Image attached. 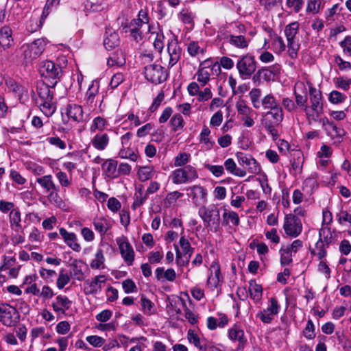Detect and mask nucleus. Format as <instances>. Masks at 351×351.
Here are the masks:
<instances>
[{"instance_id": "4be33fe9", "label": "nucleus", "mask_w": 351, "mask_h": 351, "mask_svg": "<svg viewBox=\"0 0 351 351\" xmlns=\"http://www.w3.org/2000/svg\"><path fill=\"white\" fill-rule=\"evenodd\" d=\"M16 309L7 304H0V321L7 326H10L13 324L12 315Z\"/></svg>"}, {"instance_id": "20e7f679", "label": "nucleus", "mask_w": 351, "mask_h": 351, "mask_svg": "<svg viewBox=\"0 0 351 351\" xmlns=\"http://www.w3.org/2000/svg\"><path fill=\"white\" fill-rule=\"evenodd\" d=\"M170 178L175 184L190 183L198 178V173L195 167L188 165L173 170Z\"/></svg>"}, {"instance_id": "1a4fd4ad", "label": "nucleus", "mask_w": 351, "mask_h": 351, "mask_svg": "<svg viewBox=\"0 0 351 351\" xmlns=\"http://www.w3.org/2000/svg\"><path fill=\"white\" fill-rule=\"evenodd\" d=\"M144 74L145 78L154 84H160L167 78L165 69L158 64H149L145 67Z\"/></svg>"}, {"instance_id": "de8ad7c7", "label": "nucleus", "mask_w": 351, "mask_h": 351, "mask_svg": "<svg viewBox=\"0 0 351 351\" xmlns=\"http://www.w3.org/2000/svg\"><path fill=\"white\" fill-rule=\"evenodd\" d=\"M12 31L9 27L5 26L0 30V45L4 49L10 46Z\"/></svg>"}, {"instance_id": "6ab92c4d", "label": "nucleus", "mask_w": 351, "mask_h": 351, "mask_svg": "<svg viewBox=\"0 0 351 351\" xmlns=\"http://www.w3.org/2000/svg\"><path fill=\"white\" fill-rule=\"evenodd\" d=\"M59 232L65 244L71 249L77 252L81 250V245L78 243L77 235L74 232H69L64 228H60Z\"/></svg>"}, {"instance_id": "f704fd0d", "label": "nucleus", "mask_w": 351, "mask_h": 351, "mask_svg": "<svg viewBox=\"0 0 351 351\" xmlns=\"http://www.w3.org/2000/svg\"><path fill=\"white\" fill-rule=\"evenodd\" d=\"M93 226L95 230L97 231L101 236H104L111 228L110 221L104 217H97L93 219Z\"/></svg>"}, {"instance_id": "0e129e2a", "label": "nucleus", "mask_w": 351, "mask_h": 351, "mask_svg": "<svg viewBox=\"0 0 351 351\" xmlns=\"http://www.w3.org/2000/svg\"><path fill=\"white\" fill-rule=\"evenodd\" d=\"M147 197V193L143 194L141 189H139L135 193L134 200L132 204V208L135 210L136 208L143 205L146 201Z\"/></svg>"}, {"instance_id": "5701e85b", "label": "nucleus", "mask_w": 351, "mask_h": 351, "mask_svg": "<svg viewBox=\"0 0 351 351\" xmlns=\"http://www.w3.org/2000/svg\"><path fill=\"white\" fill-rule=\"evenodd\" d=\"M322 123L328 134L333 138H341L346 134L343 128L337 127L332 122L329 121L326 117L322 119Z\"/></svg>"}, {"instance_id": "b1692460", "label": "nucleus", "mask_w": 351, "mask_h": 351, "mask_svg": "<svg viewBox=\"0 0 351 351\" xmlns=\"http://www.w3.org/2000/svg\"><path fill=\"white\" fill-rule=\"evenodd\" d=\"M145 27L143 25L142 21L138 19H133L131 21L128 26V32L134 40L139 42L143 39V30Z\"/></svg>"}, {"instance_id": "ddd939ff", "label": "nucleus", "mask_w": 351, "mask_h": 351, "mask_svg": "<svg viewBox=\"0 0 351 351\" xmlns=\"http://www.w3.org/2000/svg\"><path fill=\"white\" fill-rule=\"evenodd\" d=\"M236 157L240 165L247 167L250 173L257 174L261 171V166L251 155L243 152H237Z\"/></svg>"}, {"instance_id": "a211bd4d", "label": "nucleus", "mask_w": 351, "mask_h": 351, "mask_svg": "<svg viewBox=\"0 0 351 351\" xmlns=\"http://www.w3.org/2000/svg\"><path fill=\"white\" fill-rule=\"evenodd\" d=\"M222 280L219 265L214 261L209 268L207 285L212 289L217 288Z\"/></svg>"}, {"instance_id": "f257e3e1", "label": "nucleus", "mask_w": 351, "mask_h": 351, "mask_svg": "<svg viewBox=\"0 0 351 351\" xmlns=\"http://www.w3.org/2000/svg\"><path fill=\"white\" fill-rule=\"evenodd\" d=\"M51 84L40 82L37 85V94L38 98L36 99V103L42 112L47 117L53 114L56 107L53 104V94L51 91Z\"/></svg>"}, {"instance_id": "dca6fc26", "label": "nucleus", "mask_w": 351, "mask_h": 351, "mask_svg": "<svg viewBox=\"0 0 351 351\" xmlns=\"http://www.w3.org/2000/svg\"><path fill=\"white\" fill-rule=\"evenodd\" d=\"M72 305V302L64 295H58L52 301L51 306L58 315H64Z\"/></svg>"}, {"instance_id": "3c124183", "label": "nucleus", "mask_w": 351, "mask_h": 351, "mask_svg": "<svg viewBox=\"0 0 351 351\" xmlns=\"http://www.w3.org/2000/svg\"><path fill=\"white\" fill-rule=\"evenodd\" d=\"M230 45L239 49H245L248 46L249 40H246L243 36L231 35L229 38Z\"/></svg>"}, {"instance_id": "a19ab883", "label": "nucleus", "mask_w": 351, "mask_h": 351, "mask_svg": "<svg viewBox=\"0 0 351 351\" xmlns=\"http://www.w3.org/2000/svg\"><path fill=\"white\" fill-rule=\"evenodd\" d=\"M118 156L122 159H128L132 162H135L138 159L137 152L132 149L130 146L122 147L118 153Z\"/></svg>"}, {"instance_id": "603ef678", "label": "nucleus", "mask_w": 351, "mask_h": 351, "mask_svg": "<svg viewBox=\"0 0 351 351\" xmlns=\"http://www.w3.org/2000/svg\"><path fill=\"white\" fill-rule=\"evenodd\" d=\"M170 125L171 130L173 132L182 130L184 126V121L182 116L179 113L175 114L170 119Z\"/></svg>"}, {"instance_id": "393cba45", "label": "nucleus", "mask_w": 351, "mask_h": 351, "mask_svg": "<svg viewBox=\"0 0 351 351\" xmlns=\"http://www.w3.org/2000/svg\"><path fill=\"white\" fill-rule=\"evenodd\" d=\"M117 165V161L114 159L106 160L101 165L105 176L111 179L118 178Z\"/></svg>"}, {"instance_id": "39448f33", "label": "nucleus", "mask_w": 351, "mask_h": 351, "mask_svg": "<svg viewBox=\"0 0 351 351\" xmlns=\"http://www.w3.org/2000/svg\"><path fill=\"white\" fill-rule=\"evenodd\" d=\"M47 40L45 38H38L31 43L24 44L23 50L24 58L27 62H31L38 58L45 51Z\"/></svg>"}, {"instance_id": "9d476101", "label": "nucleus", "mask_w": 351, "mask_h": 351, "mask_svg": "<svg viewBox=\"0 0 351 351\" xmlns=\"http://www.w3.org/2000/svg\"><path fill=\"white\" fill-rule=\"evenodd\" d=\"M283 228L287 235L297 237L302 232V225L298 217L289 214L285 217Z\"/></svg>"}, {"instance_id": "f03ea898", "label": "nucleus", "mask_w": 351, "mask_h": 351, "mask_svg": "<svg viewBox=\"0 0 351 351\" xmlns=\"http://www.w3.org/2000/svg\"><path fill=\"white\" fill-rule=\"evenodd\" d=\"M198 215L202 219L204 226L211 230L217 232L220 228V212L219 208L215 204L202 206L199 208Z\"/></svg>"}, {"instance_id": "c03bdc74", "label": "nucleus", "mask_w": 351, "mask_h": 351, "mask_svg": "<svg viewBox=\"0 0 351 351\" xmlns=\"http://www.w3.org/2000/svg\"><path fill=\"white\" fill-rule=\"evenodd\" d=\"M261 106L265 110H269L280 106V104L274 95L269 93L261 99Z\"/></svg>"}, {"instance_id": "72a5a7b5", "label": "nucleus", "mask_w": 351, "mask_h": 351, "mask_svg": "<svg viewBox=\"0 0 351 351\" xmlns=\"http://www.w3.org/2000/svg\"><path fill=\"white\" fill-rule=\"evenodd\" d=\"M269 117L272 118V120L270 121L271 123L279 125L284 119L282 108L280 106L278 107L269 109V111L265 113L264 119L269 120Z\"/></svg>"}, {"instance_id": "a878e982", "label": "nucleus", "mask_w": 351, "mask_h": 351, "mask_svg": "<svg viewBox=\"0 0 351 351\" xmlns=\"http://www.w3.org/2000/svg\"><path fill=\"white\" fill-rule=\"evenodd\" d=\"M99 90V83L98 81L94 80L89 86L86 93V102L90 107H95L97 101L95 97L98 95Z\"/></svg>"}, {"instance_id": "c85d7f7f", "label": "nucleus", "mask_w": 351, "mask_h": 351, "mask_svg": "<svg viewBox=\"0 0 351 351\" xmlns=\"http://www.w3.org/2000/svg\"><path fill=\"white\" fill-rule=\"evenodd\" d=\"M106 34V37L104 40V45L106 49L110 50L119 45V38L117 32L111 29H107Z\"/></svg>"}, {"instance_id": "6e6d98bb", "label": "nucleus", "mask_w": 351, "mask_h": 351, "mask_svg": "<svg viewBox=\"0 0 351 351\" xmlns=\"http://www.w3.org/2000/svg\"><path fill=\"white\" fill-rule=\"evenodd\" d=\"M9 89L18 97L19 99H21L24 95H26L27 90L23 86L17 84L14 81L9 82Z\"/></svg>"}, {"instance_id": "49530a36", "label": "nucleus", "mask_w": 351, "mask_h": 351, "mask_svg": "<svg viewBox=\"0 0 351 351\" xmlns=\"http://www.w3.org/2000/svg\"><path fill=\"white\" fill-rule=\"evenodd\" d=\"M125 64V58L121 51H117L112 54L108 59V66H121Z\"/></svg>"}, {"instance_id": "2f4dec72", "label": "nucleus", "mask_w": 351, "mask_h": 351, "mask_svg": "<svg viewBox=\"0 0 351 351\" xmlns=\"http://www.w3.org/2000/svg\"><path fill=\"white\" fill-rule=\"evenodd\" d=\"M210 130L206 125H204L199 136V143L203 144L206 149H211L215 145V141L210 139Z\"/></svg>"}, {"instance_id": "79ce46f5", "label": "nucleus", "mask_w": 351, "mask_h": 351, "mask_svg": "<svg viewBox=\"0 0 351 351\" xmlns=\"http://www.w3.org/2000/svg\"><path fill=\"white\" fill-rule=\"evenodd\" d=\"M107 121L101 117H95L90 125L89 130L90 133L94 134L97 132H101L104 130L107 125Z\"/></svg>"}, {"instance_id": "412c9836", "label": "nucleus", "mask_w": 351, "mask_h": 351, "mask_svg": "<svg viewBox=\"0 0 351 351\" xmlns=\"http://www.w3.org/2000/svg\"><path fill=\"white\" fill-rule=\"evenodd\" d=\"M110 137L108 134L98 132L90 139L91 145L98 151L105 150L109 145Z\"/></svg>"}, {"instance_id": "4d7b16f0", "label": "nucleus", "mask_w": 351, "mask_h": 351, "mask_svg": "<svg viewBox=\"0 0 351 351\" xmlns=\"http://www.w3.org/2000/svg\"><path fill=\"white\" fill-rule=\"evenodd\" d=\"M304 0H287L285 5L289 9V12L298 13L302 8Z\"/></svg>"}, {"instance_id": "bb28decb", "label": "nucleus", "mask_w": 351, "mask_h": 351, "mask_svg": "<svg viewBox=\"0 0 351 351\" xmlns=\"http://www.w3.org/2000/svg\"><path fill=\"white\" fill-rule=\"evenodd\" d=\"M9 221L10 223V228L15 232H23L21 215L19 208H16L14 210H12V212L10 213Z\"/></svg>"}, {"instance_id": "4c0bfd02", "label": "nucleus", "mask_w": 351, "mask_h": 351, "mask_svg": "<svg viewBox=\"0 0 351 351\" xmlns=\"http://www.w3.org/2000/svg\"><path fill=\"white\" fill-rule=\"evenodd\" d=\"M36 182L46 191V192L49 193L53 190L58 189V187L55 184L51 175L38 178L36 179Z\"/></svg>"}, {"instance_id": "f3484780", "label": "nucleus", "mask_w": 351, "mask_h": 351, "mask_svg": "<svg viewBox=\"0 0 351 351\" xmlns=\"http://www.w3.org/2000/svg\"><path fill=\"white\" fill-rule=\"evenodd\" d=\"M167 51L169 56V67L173 66L180 59L181 48L176 39L169 40L167 44Z\"/></svg>"}, {"instance_id": "052dcab7", "label": "nucleus", "mask_w": 351, "mask_h": 351, "mask_svg": "<svg viewBox=\"0 0 351 351\" xmlns=\"http://www.w3.org/2000/svg\"><path fill=\"white\" fill-rule=\"evenodd\" d=\"M142 311L147 315H152L154 313V303L144 295L141 298Z\"/></svg>"}, {"instance_id": "2eb2a0df", "label": "nucleus", "mask_w": 351, "mask_h": 351, "mask_svg": "<svg viewBox=\"0 0 351 351\" xmlns=\"http://www.w3.org/2000/svg\"><path fill=\"white\" fill-rule=\"evenodd\" d=\"M191 192L193 203L197 206H204L207 202V191L206 189L199 185H193L187 189Z\"/></svg>"}, {"instance_id": "c9c22d12", "label": "nucleus", "mask_w": 351, "mask_h": 351, "mask_svg": "<svg viewBox=\"0 0 351 351\" xmlns=\"http://www.w3.org/2000/svg\"><path fill=\"white\" fill-rule=\"evenodd\" d=\"M155 275L158 280L165 279L173 282L176 278V273L172 268L167 269L165 271L163 267H158L155 271Z\"/></svg>"}, {"instance_id": "13d9d810", "label": "nucleus", "mask_w": 351, "mask_h": 351, "mask_svg": "<svg viewBox=\"0 0 351 351\" xmlns=\"http://www.w3.org/2000/svg\"><path fill=\"white\" fill-rule=\"evenodd\" d=\"M191 155L183 152L178 154L174 158L173 165L175 167H183L190 161Z\"/></svg>"}, {"instance_id": "8fccbe9b", "label": "nucleus", "mask_w": 351, "mask_h": 351, "mask_svg": "<svg viewBox=\"0 0 351 351\" xmlns=\"http://www.w3.org/2000/svg\"><path fill=\"white\" fill-rule=\"evenodd\" d=\"M210 71L208 69H204L198 67V70L195 73L197 81L202 86H206L210 80Z\"/></svg>"}, {"instance_id": "ea45409f", "label": "nucleus", "mask_w": 351, "mask_h": 351, "mask_svg": "<svg viewBox=\"0 0 351 351\" xmlns=\"http://www.w3.org/2000/svg\"><path fill=\"white\" fill-rule=\"evenodd\" d=\"M222 223L224 226H228L231 223L234 226H238L240 223L239 215L234 211H228L226 210L223 215Z\"/></svg>"}, {"instance_id": "cd10ccee", "label": "nucleus", "mask_w": 351, "mask_h": 351, "mask_svg": "<svg viewBox=\"0 0 351 351\" xmlns=\"http://www.w3.org/2000/svg\"><path fill=\"white\" fill-rule=\"evenodd\" d=\"M66 114L73 121L80 122L83 121L84 113L81 106L77 104H69L66 107Z\"/></svg>"}, {"instance_id": "bf43d9fd", "label": "nucleus", "mask_w": 351, "mask_h": 351, "mask_svg": "<svg viewBox=\"0 0 351 351\" xmlns=\"http://www.w3.org/2000/svg\"><path fill=\"white\" fill-rule=\"evenodd\" d=\"M250 98L254 108L258 109L261 107V90L259 88H252L250 92Z\"/></svg>"}, {"instance_id": "423d86ee", "label": "nucleus", "mask_w": 351, "mask_h": 351, "mask_svg": "<svg viewBox=\"0 0 351 351\" xmlns=\"http://www.w3.org/2000/svg\"><path fill=\"white\" fill-rule=\"evenodd\" d=\"M40 74L45 77L53 80L51 82V87L54 88L62 75L61 67L55 64L53 62L49 60H45L41 62L39 67Z\"/></svg>"}, {"instance_id": "6e6552de", "label": "nucleus", "mask_w": 351, "mask_h": 351, "mask_svg": "<svg viewBox=\"0 0 351 351\" xmlns=\"http://www.w3.org/2000/svg\"><path fill=\"white\" fill-rule=\"evenodd\" d=\"M116 243L124 262L129 266L132 265L134 261L135 252L128 239L125 236L121 235L116 238Z\"/></svg>"}, {"instance_id": "864d4df0", "label": "nucleus", "mask_w": 351, "mask_h": 351, "mask_svg": "<svg viewBox=\"0 0 351 351\" xmlns=\"http://www.w3.org/2000/svg\"><path fill=\"white\" fill-rule=\"evenodd\" d=\"M280 254V264L282 266L289 265L292 261V257L293 254L286 247L285 245H282L279 251Z\"/></svg>"}, {"instance_id": "680f3d73", "label": "nucleus", "mask_w": 351, "mask_h": 351, "mask_svg": "<svg viewBox=\"0 0 351 351\" xmlns=\"http://www.w3.org/2000/svg\"><path fill=\"white\" fill-rule=\"evenodd\" d=\"M335 85L336 87L343 90H348L350 88L351 78L347 77H339L335 80Z\"/></svg>"}, {"instance_id": "9b49d317", "label": "nucleus", "mask_w": 351, "mask_h": 351, "mask_svg": "<svg viewBox=\"0 0 351 351\" xmlns=\"http://www.w3.org/2000/svg\"><path fill=\"white\" fill-rule=\"evenodd\" d=\"M280 306L276 298L269 299V305L263 311H259L256 314V317L259 318L265 324L270 323L274 317L280 311Z\"/></svg>"}, {"instance_id": "69168bd1", "label": "nucleus", "mask_w": 351, "mask_h": 351, "mask_svg": "<svg viewBox=\"0 0 351 351\" xmlns=\"http://www.w3.org/2000/svg\"><path fill=\"white\" fill-rule=\"evenodd\" d=\"M273 47L276 53H281L286 49V45L282 37L276 35L273 38Z\"/></svg>"}, {"instance_id": "e433bc0d", "label": "nucleus", "mask_w": 351, "mask_h": 351, "mask_svg": "<svg viewBox=\"0 0 351 351\" xmlns=\"http://www.w3.org/2000/svg\"><path fill=\"white\" fill-rule=\"evenodd\" d=\"M224 167L228 172L235 176L244 177L247 174L246 171L237 167V164L232 158H228L225 160Z\"/></svg>"}, {"instance_id": "338daca9", "label": "nucleus", "mask_w": 351, "mask_h": 351, "mask_svg": "<svg viewBox=\"0 0 351 351\" xmlns=\"http://www.w3.org/2000/svg\"><path fill=\"white\" fill-rule=\"evenodd\" d=\"M322 239H319L315 244V247L313 250L312 253L317 256L319 259H322L326 255V251L324 247Z\"/></svg>"}, {"instance_id": "774afa93", "label": "nucleus", "mask_w": 351, "mask_h": 351, "mask_svg": "<svg viewBox=\"0 0 351 351\" xmlns=\"http://www.w3.org/2000/svg\"><path fill=\"white\" fill-rule=\"evenodd\" d=\"M343 53L346 56H351V36H347L339 43Z\"/></svg>"}, {"instance_id": "c756f323", "label": "nucleus", "mask_w": 351, "mask_h": 351, "mask_svg": "<svg viewBox=\"0 0 351 351\" xmlns=\"http://www.w3.org/2000/svg\"><path fill=\"white\" fill-rule=\"evenodd\" d=\"M304 110L310 124L316 121L322 122V119L320 117L324 113V110L306 106Z\"/></svg>"}, {"instance_id": "aec40b11", "label": "nucleus", "mask_w": 351, "mask_h": 351, "mask_svg": "<svg viewBox=\"0 0 351 351\" xmlns=\"http://www.w3.org/2000/svg\"><path fill=\"white\" fill-rule=\"evenodd\" d=\"M309 88L310 105L308 106L324 110L323 97L319 90L315 88L313 84L308 82Z\"/></svg>"}, {"instance_id": "f8f14e48", "label": "nucleus", "mask_w": 351, "mask_h": 351, "mask_svg": "<svg viewBox=\"0 0 351 351\" xmlns=\"http://www.w3.org/2000/svg\"><path fill=\"white\" fill-rule=\"evenodd\" d=\"M107 278L104 275H98L84 282V291L86 295H95L101 292Z\"/></svg>"}, {"instance_id": "4468645a", "label": "nucleus", "mask_w": 351, "mask_h": 351, "mask_svg": "<svg viewBox=\"0 0 351 351\" xmlns=\"http://www.w3.org/2000/svg\"><path fill=\"white\" fill-rule=\"evenodd\" d=\"M293 95L295 96V103L297 107L304 109L307 106L308 97L306 87L303 82L298 81L295 84Z\"/></svg>"}, {"instance_id": "7ed1b4c3", "label": "nucleus", "mask_w": 351, "mask_h": 351, "mask_svg": "<svg viewBox=\"0 0 351 351\" xmlns=\"http://www.w3.org/2000/svg\"><path fill=\"white\" fill-rule=\"evenodd\" d=\"M299 28V23L294 21L286 25L284 30L287 41L288 53L292 59H295L298 57V53L300 47L298 40H296Z\"/></svg>"}, {"instance_id": "e2e57ef3", "label": "nucleus", "mask_w": 351, "mask_h": 351, "mask_svg": "<svg viewBox=\"0 0 351 351\" xmlns=\"http://www.w3.org/2000/svg\"><path fill=\"white\" fill-rule=\"evenodd\" d=\"M262 122L266 131L272 136L273 140H276L278 137V131L275 128L276 124L271 123L270 120H267V119H263Z\"/></svg>"}, {"instance_id": "58836bf2", "label": "nucleus", "mask_w": 351, "mask_h": 351, "mask_svg": "<svg viewBox=\"0 0 351 351\" xmlns=\"http://www.w3.org/2000/svg\"><path fill=\"white\" fill-rule=\"evenodd\" d=\"M153 166H141L137 171V176L140 181L145 182L151 179L154 175Z\"/></svg>"}, {"instance_id": "7c9ffc66", "label": "nucleus", "mask_w": 351, "mask_h": 351, "mask_svg": "<svg viewBox=\"0 0 351 351\" xmlns=\"http://www.w3.org/2000/svg\"><path fill=\"white\" fill-rule=\"evenodd\" d=\"M187 51L191 56L200 59L204 57L206 49L197 41H191L187 45Z\"/></svg>"}, {"instance_id": "37998d69", "label": "nucleus", "mask_w": 351, "mask_h": 351, "mask_svg": "<svg viewBox=\"0 0 351 351\" xmlns=\"http://www.w3.org/2000/svg\"><path fill=\"white\" fill-rule=\"evenodd\" d=\"M230 339L232 341H238L239 342H246L244 337V332L238 325H234L228 332Z\"/></svg>"}, {"instance_id": "09e8293b", "label": "nucleus", "mask_w": 351, "mask_h": 351, "mask_svg": "<svg viewBox=\"0 0 351 351\" xmlns=\"http://www.w3.org/2000/svg\"><path fill=\"white\" fill-rule=\"evenodd\" d=\"M188 339L191 343H193L197 348H198L199 350H202V349L204 347V345L206 343V340L204 339H201L198 336V335L192 330H189L188 331Z\"/></svg>"}, {"instance_id": "a18cd8bd", "label": "nucleus", "mask_w": 351, "mask_h": 351, "mask_svg": "<svg viewBox=\"0 0 351 351\" xmlns=\"http://www.w3.org/2000/svg\"><path fill=\"white\" fill-rule=\"evenodd\" d=\"M105 257L101 249H98L94 258L90 262V267L94 269L104 268Z\"/></svg>"}, {"instance_id": "0eeeda50", "label": "nucleus", "mask_w": 351, "mask_h": 351, "mask_svg": "<svg viewBox=\"0 0 351 351\" xmlns=\"http://www.w3.org/2000/svg\"><path fill=\"white\" fill-rule=\"evenodd\" d=\"M237 69L243 79H249L256 69V62L254 57L245 55L237 62Z\"/></svg>"}, {"instance_id": "5fc2aeb1", "label": "nucleus", "mask_w": 351, "mask_h": 351, "mask_svg": "<svg viewBox=\"0 0 351 351\" xmlns=\"http://www.w3.org/2000/svg\"><path fill=\"white\" fill-rule=\"evenodd\" d=\"M179 244L182 250L184 256H186V263H189L191 256L193 252V248L191 247V243L184 237H182L180 239Z\"/></svg>"}, {"instance_id": "473e14b6", "label": "nucleus", "mask_w": 351, "mask_h": 351, "mask_svg": "<svg viewBox=\"0 0 351 351\" xmlns=\"http://www.w3.org/2000/svg\"><path fill=\"white\" fill-rule=\"evenodd\" d=\"M248 291L250 298L255 302H259L263 295V287L261 285L256 283V280H251L249 282Z\"/></svg>"}]
</instances>
